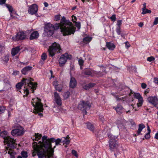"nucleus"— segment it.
<instances>
[{"mask_svg":"<svg viewBox=\"0 0 158 158\" xmlns=\"http://www.w3.org/2000/svg\"><path fill=\"white\" fill-rule=\"evenodd\" d=\"M42 142L40 141L38 143L33 142L32 147L34 151L32 153L33 156H35L37 154L39 158H42L46 156L50 158L53 156L56 146H58L62 142V138L55 139L54 138L52 137L48 139L47 136L42 137Z\"/></svg>","mask_w":158,"mask_h":158,"instance_id":"1","label":"nucleus"},{"mask_svg":"<svg viewBox=\"0 0 158 158\" xmlns=\"http://www.w3.org/2000/svg\"><path fill=\"white\" fill-rule=\"evenodd\" d=\"M59 28L64 36L74 34L76 29L71 22L66 20L65 18L63 17L60 23L55 24L54 25L50 23L46 24L44 31L48 36H50L53 35L54 30L58 29Z\"/></svg>","mask_w":158,"mask_h":158,"instance_id":"2","label":"nucleus"},{"mask_svg":"<svg viewBox=\"0 0 158 158\" xmlns=\"http://www.w3.org/2000/svg\"><path fill=\"white\" fill-rule=\"evenodd\" d=\"M33 80L31 78L28 79H23L21 82H19L16 85V87L18 89H19L23 84H25V89H24V95H27L29 93L30 90L32 93L34 92V90L36 89L37 83L35 82H32Z\"/></svg>","mask_w":158,"mask_h":158,"instance_id":"3","label":"nucleus"},{"mask_svg":"<svg viewBox=\"0 0 158 158\" xmlns=\"http://www.w3.org/2000/svg\"><path fill=\"white\" fill-rule=\"evenodd\" d=\"M33 106L34 107V112L35 114H38L40 117H42L43 114L41 113L43 110V105L41 103V100L38 98H33L31 101Z\"/></svg>","mask_w":158,"mask_h":158,"instance_id":"4","label":"nucleus"},{"mask_svg":"<svg viewBox=\"0 0 158 158\" xmlns=\"http://www.w3.org/2000/svg\"><path fill=\"white\" fill-rule=\"evenodd\" d=\"M0 136L4 139V142L9 148H14L15 145L16 140L10 137L6 131H3L0 133Z\"/></svg>","mask_w":158,"mask_h":158,"instance_id":"5","label":"nucleus"},{"mask_svg":"<svg viewBox=\"0 0 158 158\" xmlns=\"http://www.w3.org/2000/svg\"><path fill=\"white\" fill-rule=\"evenodd\" d=\"M108 135L109 140V146L110 150L112 151H117L118 144L116 143L117 141V136L113 135L111 133H108Z\"/></svg>","mask_w":158,"mask_h":158,"instance_id":"6","label":"nucleus"},{"mask_svg":"<svg viewBox=\"0 0 158 158\" xmlns=\"http://www.w3.org/2000/svg\"><path fill=\"white\" fill-rule=\"evenodd\" d=\"M61 50L60 45L57 43H54L49 47L48 51L49 56H53L56 52H60Z\"/></svg>","mask_w":158,"mask_h":158,"instance_id":"7","label":"nucleus"},{"mask_svg":"<svg viewBox=\"0 0 158 158\" xmlns=\"http://www.w3.org/2000/svg\"><path fill=\"white\" fill-rule=\"evenodd\" d=\"M91 107V104L88 101H82L78 106V109L83 111H84L85 114H87L86 110L89 109Z\"/></svg>","mask_w":158,"mask_h":158,"instance_id":"8","label":"nucleus"},{"mask_svg":"<svg viewBox=\"0 0 158 158\" xmlns=\"http://www.w3.org/2000/svg\"><path fill=\"white\" fill-rule=\"evenodd\" d=\"M69 56L67 53L62 55L59 60V65L60 67L63 66L66 63L67 60L69 59Z\"/></svg>","mask_w":158,"mask_h":158,"instance_id":"9","label":"nucleus"},{"mask_svg":"<svg viewBox=\"0 0 158 158\" xmlns=\"http://www.w3.org/2000/svg\"><path fill=\"white\" fill-rule=\"evenodd\" d=\"M133 96L134 97L138 100L137 103L138 107L141 106L143 102V98L141 95L139 93H135Z\"/></svg>","mask_w":158,"mask_h":158,"instance_id":"10","label":"nucleus"},{"mask_svg":"<svg viewBox=\"0 0 158 158\" xmlns=\"http://www.w3.org/2000/svg\"><path fill=\"white\" fill-rule=\"evenodd\" d=\"M24 133L23 128L20 127L14 129L11 131V134L13 136H19L23 135Z\"/></svg>","mask_w":158,"mask_h":158,"instance_id":"11","label":"nucleus"},{"mask_svg":"<svg viewBox=\"0 0 158 158\" xmlns=\"http://www.w3.org/2000/svg\"><path fill=\"white\" fill-rule=\"evenodd\" d=\"M148 102L155 107L158 104V99L156 96H151L147 98Z\"/></svg>","mask_w":158,"mask_h":158,"instance_id":"12","label":"nucleus"},{"mask_svg":"<svg viewBox=\"0 0 158 158\" xmlns=\"http://www.w3.org/2000/svg\"><path fill=\"white\" fill-rule=\"evenodd\" d=\"M38 11V6L36 4H33L29 6L28 10V13L33 15L37 13Z\"/></svg>","mask_w":158,"mask_h":158,"instance_id":"13","label":"nucleus"},{"mask_svg":"<svg viewBox=\"0 0 158 158\" xmlns=\"http://www.w3.org/2000/svg\"><path fill=\"white\" fill-rule=\"evenodd\" d=\"M26 36L23 32H19L16 35L15 37L13 38V40H22L26 38Z\"/></svg>","mask_w":158,"mask_h":158,"instance_id":"14","label":"nucleus"},{"mask_svg":"<svg viewBox=\"0 0 158 158\" xmlns=\"http://www.w3.org/2000/svg\"><path fill=\"white\" fill-rule=\"evenodd\" d=\"M55 97V101L57 104L60 106L62 104V100L60 96L56 92H55L54 94Z\"/></svg>","mask_w":158,"mask_h":158,"instance_id":"15","label":"nucleus"},{"mask_svg":"<svg viewBox=\"0 0 158 158\" xmlns=\"http://www.w3.org/2000/svg\"><path fill=\"white\" fill-rule=\"evenodd\" d=\"M77 84V82L75 79L71 77L69 82L70 87L72 88H74L76 86Z\"/></svg>","mask_w":158,"mask_h":158,"instance_id":"16","label":"nucleus"},{"mask_svg":"<svg viewBox=\"0 0 158 158\" xmlns=\"http://www.w3.org/2000/svg\"><path fill=\"white\" fill-rule=\"evenodd\" d=\"M14 148H12L10 147L9 148V147H7V148H6V153H8V154H10V158H15V152H14L12 149Z\"/></svg>","mask_w":158,"mask_h":158,"instance_id":"17","label":"nucleus"},{"mask_svg":"<svg viewBox=\"0 0 158 158\" xmlns=\"http://www.w3.org/2000/svg\"><path fill=\"white\" fill-rule=\"evenodd\" d=\"M39 36L38 32L36 31L33 32L31 35L30 39L32 40L37 38Z\"/></svg>","mask_w":158,"mask_h":158,"instance_id":"18","label":"nucleus"},{"mask_svg":"<svg viewBox=\"0 0 158 158\" xmlns=\"http://www.w3.org/2000/svg\"><path fill=\"white\" fill-rule=\"evenodd\" d=\"M106 46L109 50H114L115 47L114 44L110 42H106Z\"/></svg>","mask_w":158,"mask_h":158,"instance_id":"19","label":"nucleus"},{"mask_svg":"<svg viewBox=\"0 0 158 158\" xmlns=\"http://www.w3.org/2000/svg\"><path fill=\"white\" fill-rule=\"evenodd\" d=\"M19 47H17L12 48L11 51V54L12 56H14L17 54L20 51Z\"/></svg>","mask_w":158,"mask_h":158,"instance_id":"20","label":"nucleus"},{"mask_svg":"<svg viewBox=\"0 0 158 158\" xmlns=\"http://www.w3.org/2000/svg\"><path fill=\"white\" fill-rule=\"evenodd\" d=\"M32 67L30 66H27L25 67L22 69V73L24 75H25L28 72L30 71Z\"/></svg>","mask_w":158,"mask_h":158,"instance_id":"21","label":"nucleus"},{"mask_svg":"<svg viewBox=\"0 0 158 158\" xmlns=\"http://www.w3.org/2000/svg\"><path fill=\"white\" fill-rule=\"evenodd\" d=\"M34 135L32 138L33 141H37L41 138L42 136L41 134H39L38 133H35Z\"/></svg>","mask_w":158,"mask_h":158,"instance_id":"22","label":"nucleus"},{"mask_svg":"<svg viewBox=\"0 0 158 158\" xmlns=\"http://www.w3.org/2000/svg\"><path fill=\"white\" fill-rule=\"evenodd\" d=\"M145 127L144 124L143 123L140 124L139 125L138 129L137 131L138 135L141 134V132L142 130Z\"/></svg>","mask_w":158,"mask_h":158,"instance_id":"23","label":"nucleus"},{"mask_svg":"<svg viewBox=\"0 0 158 158\" xmlns=\"http://www.w3.org/2000/svg\"><path fill=\"white\" fill-rule=\"evenodd\" d=\"M69 137L68 135L66 137H63L62 138V142L64 144H69L70 143V140L69 139Z\"/></svg>","mask_w":158,"mask_h":158,"instance_id":"24","label":"nucleus"},{"mask_svg":"<svg viewBox=\"0 0 158 158\" xmlns=\"http://www.w3.org/2000/svg\"><path fill=\"white\" fill-rule=\"evenodd\" d=\"M87 127L88 129L90 131H94V128L93 125L90 123H88L87 124Z\"/></svg>","mask_w":158,"mask_h":158,"instance_id":"25","label":"nucleus"},{"mask_svg":"<svg viewBox=\"0 0 158 158\" xmlns=\"http://www.w3.org/2000/svg\"><path fill=\"white\" fill-rule=\"evenodd\" d=\"M95 84L94 83H89L85 85L84 86V88L85 89H88L89 88L94 86Z\"/></svg>","mask_w":158,"mask_h":158,"instance_id":"26","label":"nucleus"},{"mask_svg":"<svg viewBox=\"0 0 158 158\" xmlns=\"http://www.w3.org/2000/svg\"><path fill=\"white\" fill-rule=\"evenodd\" d=\"M92 37L89 36H86L83 39V41L84 43H87L89 42L92 40Z\"/></svg>","mask_w":158,"mask_h":158,"instance_id":"27","label":"nucleus"},{"mask_svg":"<svg viewBox=\"0 0 158 158\" xmlns=\"http://www.w3.org/2000/svg\"><path fill=\"white\" fill-rule=\"evenodd\" d=\"M6 7L8 8L9 11L10 12V15L11 17L13 18L12 16V12L13 11V8L10 5H8L7 4H6Z\"/></svg>","mask_w":158,"mask_h":158,"instance_id":"28","label":"nucleus"},{"mask_svg":"<svg viewBox=\"0 0 158 158\" xmlns=\"http://www.w3.org/2000/svg\"><path fill=\"white\" fill-rule=\"evenodd\" d=\"M123 109V107L121 106H118L115 109L117 113H122V110Z\"/></svg>","mask_w":158,"mask_h":158,"instance_id":"29","label":"nucleus"},{"mask_svg":"<svg viewBox=\"0 0 158 158\" xmlns=\"http://www.w3.org/2000/svg\"><path fill=\"white\" fill-rule=\"evenodd\" d=\"M151 12V10H148L145 8L144 9H142V14L144 15L147 13H150Z\"/></svg>","mask_w":158,"mask_h":158,"instance_id":"30","label":"nucleus"},{"mask_svg":"<svg viewBox=\"0 0 158 158\" xmlns=\"http://www.w3.org/2000/svg\"><path fill=\"white\" fill-rule=\"evenodd\" d=\"M22 157L24 158H26L28 156L27 153L25 151H23L21 153Z\"/></svg>","mask_w":158,"mask_h":158,"instance_id":"31","label":"nucleus"},{"mask_svg":"<svg viewBox=\"0 0 158 158\" xmlns=\"http://www.w3.org/2000/svg\"><path fill=\"white\" fill-rule=\"evenodd\" d=\"M91 73L92 71L89 69H87L84 72V74L86 75H91Z\"/></svg>","mask_w":158,"mask_h":158,"instance_id":"32","label":"nucleus"},{"mask_svg":"<svg viewBox=\"0 0 158 158\" xmlns=\"http://www.w3.org/2000/svg\"><path fill=\"white\" fill-rule=\"evenodd\" d=\"M69 96V92H67L64 93L63 95L64 98L65 99L68 98Z\"/></svg>","mask_w":158,"mask_h":158,"instance_id":"33","label":"nucleus"},{"mask_svg":"<svg viewBox=\"0 0 158 158\" xmlns=\"http://www.w3.org/2000/svg\"><path fill=\"white\" fill-rule=\"evenodd\" d=\"M47 58V56L45 53H43L41 56V59L45 60Z\"/></svg>","mask_w":158,"mask_h":158,"instance_id":"34","label":"nucleus"},{"mask_svg":"<svg viewBox=\"0 0 158 158\" xmlns=\"http://www.w3.org/2000/svg\"><path fill=\"white\" fill-rule=\"evenodd\" d=\"M120 29V27H117L116 28V31L118 35H120L121 34Z\"/></svg>","mask_w":158,"mask_h":158,"instance_id":"35","label":"nucleus"},{"mask_svg":"<svg viewBox=\"0 0 158 158\" xmlns=\"http://www.w3.org/2000/svg\"><path fill=\"white\" fill-rule=\"evenodd\" d=\"M9 59V56H5L2 58V60L6 62H7L8 61Z\"/></svg>","mask_w":158,"mask_h":158,"instance_id":"36","label":"nucleus"},{"mask_svg":"<svg viewBox=\"0 0 158 158\" xmlns=\"http://www.w3.org/2000/svg\"><path fill=\"white\" fill-rule=\"evenodd\" d=\"M55 88L56 90L59 92H60L62 89V87L61 85H58L57 86H56Z\"/></svg>","mask_w":158,"mask_h":158,"instance_id":"37","label":"nucleus"},{"mask_svg":"<svg viewBox=\"0 0 158 158\" xmlns=\"http://www.w3.org/2000/svg\"><path fill=\"white\" fill-rule=\"evenodd\" d=\"M72 153L73 154V155L75 156L77 158L78 156V155L77 154L76 151L74 150H73L72 151Z\"/></svg>","mask_w":158,"mask_h":158,"instance_id":"38","label":"nucleus"},{"mask_svg":"<svg viewBox=\"0 0 158 158\" xmlns=\"http://www.w3.org/2000/svg\"><path fill=\"white\" fill-rule=\"evenodd\" d=\"M5 110V108L4 106L0 107V114L3 113Z\"/></svg>","mask_w":158,"mask_h":158,"instance_id":"39","label":"nucleus"},{"mask_svg":"<svg viewBox=\"0 0 158 158\" xmlns=\"http://www.w3.org/2000/svg\"><path fill=\"white\" fill-rule=\"evenodd\" d=\"M155 58L153 56H151L148 57L147 60L149 62H151L155 60Z\"/></svg>","mask_w":158,"mask_h":158,"instance_id":"40","label":"nucleus"},{"mask_svg":"<svg viewBox=\"0 0 158 158\" xmlns=\"http://www.w3.org/2000/svg\"><path fill=\"white\" fill-rule=\"evenodd\" d=\"M78 62L79 65L80 66H81L83 64L84 60L80 58L78 60Z\"/></svg>","mask_w":158,"mask_h":158,"instance_id":"41","label":"nucleus"},{"mask_svg":"<svg viewBox=\"0 0 158 158\" xmlns=\"http://www.w3.org/2000/svg\"><path fill=\"white\" fill-rule=\"evenodd\" d=\"M75 26L78 29H80L81 28V23L79 22H75Z\"/></svg>","mask_w":158,"mask_h":158,"instance_id":"42","label":"nucleus"},{"mask_svg":"<svg viewBox=\"0 0 158 158\" xmlns=\"http://www.w3.org/2000/svg\"><path fill=\"white\" fill-rule=\"evenodd\" d=\"M150 133L148 132L145 135V138L146 139H149L150 138Z\"/></svg>","mask_w":158,"mask_h":158,"instance_id":"43","label":"nucleus"},{"mask_svg":"<svg viewBox=\"0 0 158 158\" xmlns=\"http://www.w3.org/2000/svg\"><path fill=\"white\" fill-rule=\"evenodd\" d=\"M60 15H56L55 16V20L56 21L59 20L60 19Z\"/></svg>","mask_w":158,"mask_h":158,"instance_id":"44","label":"nucleus"},{"mask_svg":"<svg viewBox=\"0 0 158 158\" xmlns=\"http://www.w3.org/2000/svg\"><path fill=\"white\" fill-rule=\"evenodd\" d=\"M122 20H119L117 21V24L118 26L117 27H120V26L122 24Z\"/></svg>","mask_w":158,"mask_h":158,"instance_id":"45","label":"nucleus"},{"mask_svg":"<svg viewBox=\"0 0 158 158\" xmlns=\"http://www.w3.org/2000/svg\"><path fill=\"white\" fill-rule=\"evenodd\" d=\"M110 18L112 21H115L116 20L115 15H112Z\"/></svg>","mask_w":158,"mask_h":158,"instance_id":"46","label":"nucleus"},{"mask_svg":"<svg viewBox=\"0 0 158 158\" xmlns=\"http://www.w3.org/2000/svg\"><path fill=\"white\" fill-rule=\"evenodd\" d=\"M99 118L102 122L103 123L104 120V119L103 116L102 115H100L99 116Z\"/></svg>","mask_w":158,"mask_h":158,"instance_id":"47","label":"nucleus"},{"mask_svg":"<svg viewBox=\"0 0 158 158\" xmlns=\"http://www.w3.org/2000/svg\"><path fill=\"white\" fill-rule=\"evenodd\" d=\"M158 24V17L156 18L153 22L154 25H156Z\"/></svg>","mask_w":158,"mask_h":158,"instance_id":"48","label":"nucleus"},{"mask_svg":"<svg viewBox=\"0 0 158 158\" xmlns=\"http://www.w3.org/2000/svg\"><path fill=\"white\" fill-rule=\"evenodd\" d=\"M44 60L41 59L39 62V64L42 66L43 65L44 63Z\"/></svg>","mask_w":158,"mask_h":158,"instance_id":"49","label":"nucleus"},{"mask_svg":"<svg viewBox=\"0 0 158 158\" xmlns=\"http://www.w3.org/2000/svg\"><path fill=\"white\" fill-rule=\"evenodd\" d=\"M125 47L126 48H128L129 47H130V44L128 42H126L125 43Z\"/></svg>","mask_w":158,"mask_h":158,"instance_id":"50","label":"nucleus"},{"mask_svg":"<svg viewBox=\"0 0 158 158\" xmlns=\"http://www.w3.org/2000/svg\"><path fill=\"white\" fill-rule=\"evenodd\" d=\"M57 81H55L53 82V85L55 86V87L56 86H57L58 85H57Z\"/></svg>","mask_w":158,"mask_h":158,"instance_id":"51","label":"nucleus"},{"mask_svg":"<svg viewBox=\"0 0 158 158\" xmlns=\"http://www.w3.org/2000/svg\"><path fill=\"white\" fill-rule=\"evenodd\" d=\"M146 86H147V85H146V84H145L144 83H142L141 87L142 88H143V89H145L146 87Z\"/></svg>","mask_w":158,"mask_h":158,"instance_id":"52","label":"nucleus"},{"mask_svg":"<svg viewBox=\"0 0 158 158\" xmlns=\"http://www.w3.org/2000/svg\"><path fill=\"white\" fill-rule=\"evenodd\" d=\"M19 73V71H14L13 73V75H18Z\"/></svg>","mask_w":158,"mask_h":158,"instance_id":"53","label":"nucleus"},{"mask_svg":"<svg viewBox=\"0 0 158 158\" xmlns=\"http://www.w3.org/2000/svg\"><path fill=\"white\" fill-rule=\"evenodd\" d=\"M6 0H0V4L2 5L5 3Z\"/></svg>","mask_w":158,"mask_h":158,"instance_id":"54","label":"nucleus"},{"mask_svg":"<svg viewBox=\"0 0 158 158\" xmlns=\"http://www.w3.org/2000/svg\"><path fill=\"white\" fill-rule=\"evenodd\" d=\"M72 21L73 22H75L76 20H77L76 17L75 16H72Z\"/></svg>","mask_w":158,"mask_h":158,"instance_id":"55","label":"nucleus"},{"mask_svg":"<svg viewBox=\"0 0 158 158\" xmlns=\"http://www.w3.org/2000/svg\"><path fill=\"white\" fill-rule=\"evenodd\" d=\"M154 81L155 83L157 84H158V78H154Z\"/></svg>","mask_w":158,"mask_h":158,"instance_id":"56","label":"nucleus"},{"mask_svg":"<svg viewBox=\"0 0 158 158\" xmlns=\"http://www.w3.org/2000/svg\"><path fill=\"white\" fill-rule=\"evenodd\" d=\"M107 130H106V129H104L103 132H102V134L104 135H106V133H107Z\"/></svg>","mask_w":158,"mask_h":158,"instance_id":"57","label":"nucleus"},{"mask_svg":"<svg viewBox=\"0 0 158 158\" xmlns=\"http://www.w3.org/2000/svg\"><path fill=\"white\" fill-rule=\"evenodd\" d=\"M155 138L158 139V132L156 134L155 136Z\"/></svg>","mask_w":158,"mask_h":158,"instance_id":"58","label":"nucleus"},{"mask_svg":"<svg viewBox=\"0 0 158 158\" xmlns=\"http://www.w3.org/2000/svg\"><path fill=\"white\" fill-rule=\"evenodd\" d=\"M143 25V23L142 22H140L139 24V26L140 27H142Z\"/></svg>","mask_w":158,"mask_h":158,"instance_id":"59","label":"nucleus"},{"mask_svg":"<svg viewBox=\"0 0 158 158\" xmlns=\"http://www.w3.org/2000/svg\"><path fill=\"white\" fill-rule=\"evenodd\" d=\"M147 130L148 131V133H150L151 132V130L149 128V127L148 126H147Z\"/></svg>","mask_w":158,"mask_h":158,"instance_id":"60","label":"nucleus"},{"mask_svg":"<svg viewBox=\"0 0 158 158\" xmlns=\"http://www.w3.org/2000/svg\"><path fill=\"white\" fill-rule=\"evenodd\" d=\"M44 5L45 7H47L48 6V4L46 2H44Z\"/></svg>","mask_w":158,"mask_h":158,"instance_id":"61","label":"nucleus"},{"mask_svg":"<svg viewBox=\"0 0 158 158\" xmlns=\"http://www.w3.org/2000/svg\"><path fill=\"white\" fill-rule=\"evenodd\" d=\"M146 3H144L143 4V7L142 8V9H144L146 8Z\"/></svg>","mask_w":158,"mask_h":158,"instance_id":"62","label":"nucleus"},{"mask_svg":"<svg viewBox=\"0 0 158 158\" xmlns=\"http://www.w3.org/2000/svg\"><path fill=\"white\" fill-rule=\"evenodd\" d=\"M116 99L117 101H119L121 100L120 98H119L117 96L116 97Z\"/></svg>","mask_w":158,"mask_h":158,"instance_id":"63","label":"nucleus"},{"mask_svg":"<svg viewBox=\"0 0 158 158\" xmlns=\"http://www.w3.org/2000/svg\"><path fill=\"white\" fill-rule=\"evenodd\" d=\"M8 115L9 117H10V113L9 111L8 112Z\"/></svg>","mask_w":158,"mask_h":158,"instance_id":"64","label":"nucleus"}]
</instances>
